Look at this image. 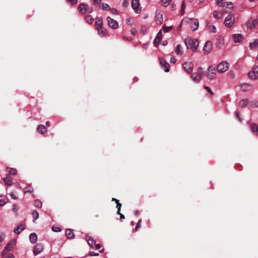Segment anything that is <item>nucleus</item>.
I'll list each match as a JSON object with an SVG mask.
<instances>
[{
	"mask_svg": "<svg viewBox=\"0 0 258 258\" xmlns=\"http://www.w3.org/2000/svg\"><path fill=\"white\" fill-rule=\"evenodd\" d=\"M185 44L187 48H189L194 51H196L199 46V42L197 39H194L190 37H187L184 40Z\"/></svg>",
	"mask_w": 258,
	"mask_h": 258,
	"instance_id": "f257e3e1",
	"label": "nucleus"
},
{
	"mask_svg": "<svg viewBox=\"0 0 258 258\" xmlns=\"http://www.w3.org/2000/svg\"><path fill=\"white\" fill-rule=\"evenodd\" d=\"M203 74V72L202 68L201 67H199L196 73H194L191 74V77L194 82L198 83L200 81Z\"/></svg>",
	"mask_w": 258,
	"mask_h": 258,
	"instance_id": "f03ea898",
	"label": "nucleus"
},
{
	"mask_svg": "<svg viewBox=\"0 0 258 258\" xmlns=\"http://www.w3.org/2000/svg\"><path fill=\"white\" fill-rule=\"evenodd\" d=\"M229 64L226 61H222L219 63L217 67V72L220 73L225 72L228 70Z\"/></svg>",
	"mask_w": 258,
	"mask_h": 258,
	"instance_id": "7ed1b4c3",
	"label": "nucleus"
},
{
	"mask_svg": "<svg viewBox=\"0 0 258 258\" xmlns=\"http://www.w3.org/2000/svg\"><path fill=\"white\" fill-rule=\"evenodd\" d=\"M206 75L208 79L212 80L215 79L216 76L215 68L213 66L208 67Z\"/></svg>",
	"mask_w": 258,
	"mask_h": 258,
	"instance_id": "20e7f679",
	"label": "nucleus"
},
{
	"mask_svg": "<svg viewBox=\"0 0 258 258\" xmlns=\"http://www.w3.org/2000/svg\"><path fill=\"white\" fill-rule=\"evenodd\" d=\"M235 21V17L232 15H229L224 20V24L225 26L231 27L234 24Z\"/></svg>",
	"mask_w": 258,
	"mask_h": 258,
	"instance_id": "39448f33",
	"label": "nucleus"
},
{
	"mask_svg": "<svg viewBox=\"0 0 258 258\" xmlns=\"http://www.w3.org/2000/svg\"><path fill=\"white\" fill-rule=\"evenodd\" d=\"M132 8L136 13H140L141 12V7H140L139 0H132L131 2Z\"/></svg>",
	"mask_w": 258,
	"mask_h": 258,
	"instance_id": "423d86ee",
	"label": "nucleus"
},
{
	"mask_svg": "<svg viewBox=\"0 0 258 258\" xmlns=\"http://www.w3.org/2000/svg\"><path fill=\"white\" fill-rule=\"evenodd\" d=\"M106 20L107 21L108 25L109 27L113 29H115L118 28V24L116 21L111 18L110 17H108L106 18Z\"/></svg>",
	"mask_w": 258,
	"mask_h": 258,
	"instance_id": "0eeeda50",
	"label": "nucleus"
},
{
	"mask_svg": "<svg viewBox=\"0 0 258 258\" xmlns=\"http://www.w3.org/2000/svg\"><path fill=\"white\" fill-rule=\"evenodd\" d=\"M248 77L251 80L258 78V66L254 67L252 71L248 73Z\"/></svg>",
	"mask_w": 258,
	"mask_h": 258,
	"instance_id": "6e6552de",
	"label": "nucleus"
},
{
	"mask_svg": "<svg viewBox=\"0 0 258 258\" xmlns=\"http://www.w3.org/2000/svg\"><path fill=\"white\" fill-rule=\"evenodd\" d=\"M43 249V245L41 243H37L33 247V252L35 255H36L40 253Z\"/></svg>",
	"mask_w": 258,
	"mask_h": 258,
	"instance_id": "1a4fd4ad",
	"label": "nucleus"
},
{
	"mask_svg": "<svg viewBox=\"0 0 258 258\" xmlns=\"http://www.w3.org/2000/svg\"><path fill=\"white\" fill-rule=\"evenodd\" d=\"M16 243L15 240H11L6 246L4 250L3 251V254H6L8 251H10L13 247L14 245Z\"/></svg>",
	"mask_w": 258,
	"mask_h": 258,
	"instance_id": "9d476101",
	"label": "nucleus"
},
{
	"mask_svg": "<svg viewBox=\"0 0 258 258\" xmlns=\"http://www.w3.org/2000/svg\"><path fill=\"white\" fill-rule=\"evenodd\" d=\"M212 49V43L210 41H207L203 48V50L205 53H209Z\"/></svg>",
	"mask_w": 258,
	"mask_h": 258,
	"instance_id": "9b49d317",
	"label": "nucleus"
},
{
	"mask_svg": "<svg viewBox=\"0 0 258 258\" xmlns=\"http://www.w3.org/2000/svg\"><path fill=\"white\" fill-rule=\"evenodd\" d=\"M184 70L188 73H191L193 69V64L190 62H184L183 64Z\"/></svg>",
	"mask_w": 258,
	"mask_h": 258,
	"instance_id": "f8f14e48",
	"label": "nucleus"
},
{
	"mask_svg": "<svg viewBox=\"0 0 258 258\" xmlns=\"http://www.w3.org/2000/svg\"><path fill=\"white\" fill-rule=\"evenodd\" d=\"M162 36V30H161L158 32V33H157V34L154 40V43L155 45L157 46L159 44V43L161 40Z\"/></svg>",
	"mask_w": 258,
	"mask_h": 258,
	"instance_id": "ddd939ff",
	"label": "nucleus"
},
{
	"mask_svg": "<svg viewBox=\"0 0 258 258\" xmlns=\"http://www.w3.org/2000/svg\"><path fill=\"white\" fill-rule=\"evenodd\" d=\"M160 63L161 65L165 68V72H168L169 71V64L163 58L160 59Z\"/></svg>",
	"mask_w": 258,
	"mask_h": 258,
	"instance_id": "4468645a",
	"label": "nucleus"
},
{
	"mask_svg": "<svg viewBox=\"0 0 258 258\" xmlns=\"http://www.w3.org/2000/svg\"><path fill=\"white\" fill-rule=\"evenodd\" d=\"M232 38H233L234 42L235 43L240 42L243 39V36L240 34H233L232 35Z\"/></svg>",
	"mask_w": 258,
	"mask_h": 258,
	"instance_id": "2eb2a0df",
	"label": "nucleus"
},
{
	"mask_svg": "<svg viewBox=\"0 0 258 258\" xmlns=\"http://www.w3.org/2000/svg\"><path fill=\"white\" fill-rule=\"evenodd\" d=\"M224 44L223 38L221 36H218L216 38V45L219 47L221 48L222 47Z\"/></svg>",
	"mask_w": 258,
	"mask_h": 258,
	"instance_id": "dca6fc26",
	"label": "nucleus"
},
{
	"mask_svg": "<svg viewBox=\"0 0 258 258\" xmlns=\"http://www.w3.org/2000/svg\"><path fill=\"white\" fill-rule=\"evenodd\" d=\"M251 132L255 135L258 136V125L255 123H251L250 125Z\"/></svg>",
	"mask_w": 258,
	"mask_h": 258,
	"instance_id": "f3484780",
	"label": "nucleus"
},
{
	"mask_svg": "<svg viewBox=\"0 0 258 258\" xmlns=\"http://www.w3.org/2000/svg\"><path fill=\"white\" fill-rule=\"evenodd\" d=\"M156 22L157 24L161 25L163 22V15L159 13L156 15Z\"/></svg>",
	"mask_w": 258,
	"mask_h": 258,
	"instance_id": "a211bd4d",
	"label": "nucleus"
},
{
	"mask_svg": "<svg viewBox=\"0 0 258 258\" xmlns=\"http://www.w3.org/2000/svg\"><path fill=\"white\" fill-rule=\"evenodd\" d=\"M66 235L69 239H72L75 237L74 231L70 229H68L66 230Z\"/></svg>",
	"mask_w": 258,
	"mask_h": 258,
	"instance_id": "6ab92c4d",
	"label": "nucleus"
},
{
	"mask_svg": "<svg viewBox=\"0 0 258 258\" xmlns=\"http://www.w3.org/2000/svg\"><path fill=\"white\" fill-rule=\"evenodd\" d=\"M25 227H26V225L25 224H20L18 226L17 228H16L14 230V232L16 234H19L21 233V232L22 231H23V230H24L25 229Z\"/></svg>",
	"mask_w": 258,
	"mask_h": 258,
	"instance_id": "aec40b11",
	"label": "nucleus"
},
{
	"mask_svg": "<svg viewBox=\"0 0 258 258\" xmlns=\"http://www.w3.org/2000/svg\"><path fill=\"white\" fill-rule=\"evenodd\" d=\"M192 24L191 26V29H192V30L193 31H195L196 30H197L198 28L199 25V21L198 19H192Z\"/></svg>",
	"mask_w": 258,
	"mask_h": 258,
	"instance_id": "412c9836",
	"label": "nucleus"
},
{
	"mask_svg": "<svg viewBox=\"0 0 258 258\" xmlns=\"http://www.w3.org/2000/svg\"><path fill=\"white\" fill-rule=\"evenodd\" d=\"M86 240H87L88 244L91 246L92 247H93V245L96 243V241L93 238L89 236H87L86 237Z\"/></svg>",
	"mask_w": 258,
	"mask_h": 258,
	"instance_id": "4be33fe9",
	"label": "nucleus"
},
{
	"mask_svg": "<svg viewBox=\"0 0 258 258\" xmlns=\"http://www.w3.org/2000/svg\"><path fill=\"white\" fill-rule=\"evenodd\" d=\"M86 7H88V5L83 3L80 4L78 7L79 11L82 14H85V9H86Z\"/></svg>",
	"mask_w": 258,
	"mask_h": 258,
	"instance_id": "5701e85b",
	"label": "nucleus"
},
{
	"mask_svg": "<svg viewBox=\"0 0 258 258\" xmlns=\"http://www.w3.org/2000/svg\"><path fill=\"white\" fill-rule=\"evenodd\" d=\"M29 240L32 243H35L37 240V236L36 233H32L29 235Z\"/></svg>",
	"mask_w": 258,
	"mask_h": 258,
	"instance_id": "b1692460",
	"label": "nucleus"
},
{
	"mask_svg": "<svg viewBox=\"0 0 258 258\" xmlns=\"http://www.w3.org/2000/svg\"><path fill=\"white\" fill-rule=\"evenodd\" d=\"M255 25H257L258 26V16H257V18L255 20H253L252 21L251 24L250 22H248L247 24V27L249 28L250 29L254 28L255 27Z\"/></svg>",
	"mask_w": 258,
	"mask_h": 258,
	"instance_id": "393cba45",
	"label": "nucleus"
},
{
	"mask_svg": "<svg viewBox=\"0 0 258 258\" xmlns=\"http://www.w3.org/2000/svg\"><path fill=\"white\" fill-rule=\"evenodd\" d=\"M12 178L10 176H7L4 178V181L7 185H11L12 184Z\"/></svg>",
	"mask_w": 258,
	"mask_h": 258,
	"instance_id": "a878e982",
	"label": "nucleus"
},
{
	"mask_svg": "<svg viewBox=\"0 0 258 258\" xmlns=\"http://www.w3.org/2000/svg\"><path fill=\"white\" fill-rule=\"evenodd\" d=\"M37 131L41 134H44L47 132L45 126L43 125H39L37 127Z\"/></svg>",
	"mask_w": 258,
	"mask_h": 258,
	"instance_id": "bb28decb",
	"label": "nucleus"
},
{
	"mask_svg": "<svg viewBox=\"0 0 258 258\" xmlns=\"http://www.w3.org/2000/svg\"><path fill=\"white\" fill-rule=\"evenodd\" d=\"M98 34L101 36H104L107 34V30L102 27L97 28Z\"/></svg>",
	"mask_w": 258,
	"mask_h": 258,
	"instance_id": "cd10ccee",
	"label": "nucleus"
},
{
	"mask_svg": "<svg viewBox=\"0 0 258 258\" xmlns=\"http://www.w3.org/2000/svg\"><path fill=\"white\" fill-rule=\"evenodd\" d=\"M95 24L97 28L102 27V19L100 17L97 18L96 19Z\"/></svg>",
	"mask_w": 258,
	"mask_h": 258,
	"instance_id": "c85d7f7f",
	"label": "nucleus"
},
{
	"mask_svg": "<svg viewBox=\"0 0 258 258\" xmlns=\"http://www.w3.org/2000/svg\"><path fill=\"white\" fill-rule=\"evenodd\" d=\"M222 14H220L218 11H215L213 12V16L214 18H215L216 19H220L222 18Z\"/></svg>",
	"mask_w": 258,
	"mask_h": 258,
	"instance_id": "c756f323",
	"label": "nucleus"
},
{
	"mask_svg": "<svg viewBox=\"0 0 258 258\" xmlns=\"http://www.w3.org/2000/svg\"><path fill=\"white\" fill-rule=\"evenodd\" d=\"M247 103L248 100L247 99H243L239 102V105L241 108H244L247 105Z\"/></svg>",
	"mask_w": 258,
	"mask_h": 258,
	"instance_id": "7c9ffc66",
	"label": "nucleus"
},
{
	"mask_svg": "<svg viewBox=\"0 0 258 258\" xmlns=\"http://www.w3.org/2000/svg\"><path fill=\"white\" fill-rule=\"evenodd\" d=\"M33 221L35 222L39 218L38 212L35 210L32 213Z\"/></svg>",
	"mask_w": 258,
	"mask_h": 258,
	"instance_id": "2f4dec72",
	"label": "nucleus"
},
{
	"mask_svg": "<svg viewBox=\"0 0 258 258\" xmlns=\"http://www.w3.org/2000/svg\"><path fill=\"white\" fill-rule=\"evenodd\" d=\"M173 28V26H166L165 25L163 26L162 29L164 33H167L170 31Z\"/></svg>",
	"mask_w": 258,
	"mask_h": 258,
	"instance_id": "473e14b6",
	"label": "nucleus"
},
{
	"mask_svg": "<svg viewBox=\"0 0 258 258\" xmlns=\"http://www.w3.org/2000/svg\"><path fill=\"white\" fill-rule=\"evenodd\" d=\"M33 191V189L31 186H27L24 188V192L25 194L27 193V192L31 193Z\"/></svg>",
	"mask_w": 258,
	"mask_h": 258,
	"instance_id": "72a5a7b5",
	"label": "nucleus"
},
{
	"mask_svg": "<svg viewBox=\"0 0 258 258\" xmlns=\"http://www.w3.org/2000/svg\"><path fill=\"white\" fill-rule=\"evenodd\" d=\"M181 46L180 45L178 44L176 46L175 48V52L177 54L181 55L182 54V51L181 50Z\"/></svg>",
	"mask_w": 258,
	"mask_h": 258,
	"instance_id": "f704fd0d",
	"label": "nucleus"
},
{
	"mask_svg": "<svg viewBox=\"0 0 258 258\" xmlns=\"http://www.w3.org/2000/svg\"><path fill=\"white\" fill-rule=\"evenodd\" d=\"M34 205L36 207L40 208L42 207V204L39 200H37L34 201Z\"/></svg>",
	"mask_w": 258,
	"mask_h": 258,
	"instance_id": "c9c22d12",
	"label": "nucleus"
},
{
	"mask_svg": "<svg viewBox=\"0 0 258 258\" xmlns=\"http://www.w3.org/2000/svg\"><path fill=\"white\" fill-rule=\"evenodd\" d=\"M227 8L228 11H226L227 13H229L233 8V4L231 3H227Z\"/></svg>",
	"mask_w": 258,
	"mask_h": 258,
	"instance_id": "e433bc0d",
	"label": "nucleus"
},
{
	"mask_svg": "<svg viewBox=\"0 0 258 258\" xmlns=\"http://www.w3.org/2000/svg\"><path fill=\"white\" fill-rule=\"evenodd\" d=\"M86 21L89 24H92L93 22V19L90 15H87L85 17Z\"/></svg>",
	"mask_w": 258,
	"mask_h": 258,
	"instance_id": "4c0bfd02",
	"label": "nucleus"
},
{
	"mask_svg": "<svg viewBox=\"0 0 258 258\" xmlns=\"http://www.w3.org/2000/svg\"><path fill=\"white\" fill-rule=\"evenodd\" d=\"M258 45V41L257 40H255L254 42L250 43L249 44V47L250 49H253V48L257 46Z\"/></svg>",
	"mask_w": 258,
	"mask_h": 258,
	"instance_id": "58836bf2",
	"label": "nucleus"
},
{
	"mask_svg": "<svg viewBox=\"0 0 258 258\" xmlns=\"http://www.w3.org/2000/svg\"><path fill=\"white\" fill-rule=\"evenodd\" d=\"M171 0H161V3L164 7H167L169 4Z\"/></svg>",
	"mask_w": 258,
	"mask_h": 258,
	"instance_id": "ea45409f",
	"label": "nucleus"
},
{
	"mask_svg": "<svg viewBox=\"0 0 258 258\" xmlns=\"http://www.w3.org/2000/svg\"><path fill=\"white\" fill-rule=\"evenodd\" d=\"M249 105L252 107H258V101H253L250 102Z\"/></svg>",
	"mask_w": 258,
	"mask_h": 258,
	"instance_id": "a19ab883",
	"label": "nucleus"
},
{
	"mask_svg": "<svg viewBox=\"0 0 258 258\" xmlns=\"http://www.w3.org/2000/svg\"><path fill=\"white\" fill-rule=\"evenodd\" d=\"M122 205L119 202L116 203V208L117 209V214H120V211Z\"/></svg>",
	"mask_w": 258,
	"mask_h": 258,
	"instance_id": "79ce46f5",
	"label": "nucleus"
},
{
	"mask_svg": "<svg viewBox=\"0 0 258 258\" xmlns=\"http://www.w3.org/2000/svg\"><path fill=\"white\" fill-rule=\"evenodd\" d=\"M102 7V9L103 10H108L110 9V7L107 4L103 3Z\"/></svg>",
	"mask_w": 258,
	"mask_h": 258,
	"instance_id": "37998d69",
	"label": "nucleus"
},
{
	"mask_svg": "<svg viewBox=\"0 0 258 258\" xmlns=\"http://www.w3.org/2000/svg\"><path fill=\"white\" fill-rule=\"evenodd\" d=\"M9 173L12 175H15L17 173V170L14 168H9Z\"/></svg>",
	"mask_w": 258,
	"mask_h": 258,
	"instance_id": "c03bdc74",
	"label": "nucleus"
},
{
	"mask_svg": "<svg viewBox=\"0 0 258 258\" xmlns=\"http://www.w3.org/2000/svg\"><path fill=\"white\" fill-rule=\"evenodd\" d=\"M210 31L212 33H215L216 32V28L215 26L211 25L209 27Z\"/></svg>",
	"mask_w": 258,
	"mask_h": 258,
	"instance_id": "a18cd8bd",
	"label": "nucleus"
},
{
	"mask_svg": "<svg viewBox=\"0 0 258 258\" xmlns=\"http://www.w3.org/2000/svg\"><path fill=\"white\" fill-rule=\"evenodd\" d=\"M185 8V5L184 2H182V5H181V14L182 15L184 14Z\"/></svg>",
	"mask_w": 258,
	"mask_h": 258,
	"instance_id": "49530a36",
	"label": "nucleus"
},
{
	"mask_svg": "<svg viewBox=\"0 0 258 258\" xmlns=\"http://www.w3.org/2000/svg\"><path fill=\"white\" fill-rule=\"evenodd\" d=\"M52 230L54 232H60L61 230V229L59 227H55L54 226H53L52 227Z\"/></svg>",
	"mask_w": 258,
	"mask_h": 258,
	"instance_id": "de8ad7c7",
	"label": "nucleus"
},
{
	"mask_svg": "<svg viewBox=\"0 0 258 258\" xmlns=\"http://www.w3.org/2000/svg\"><path fill=\"white\" fill-rule=\"evenodd\" d=\"M5 238V235L4 233L0 234V246L2 245V242Z\"/></svg>",
	"mask_w": 258,
	"mask_h": 258,
	"instance_id": "09e8293b",
	"label": "nucleus"
},
{
	"mask_svg": "<svg viewBox=\"0 0 258 258\" xmlns=\"http://www.w3.org/2000/svg\"><path fill=\"white\" fill-rule=\"evenodd\" d=\"M141 219H140L138 221V222L137 223V225H136V226L135 227V230L136 231H137L138 229L141 226V225H140V223H141Z\"/></svg>",
	"mask_w": 258,
	"mask_h": 258,
	"instance_id": "8fccbe9b",
	"label": "nucleus"
},
{
	"mask_svg": "<svg viewBox=\"0 0 258 258\" xmlns=\"http://www.w3.org/2000/svg\"><path fill=\"white\" fill-rule=\"evenodd\" d=\"M85 13L86 12H88L89 13H91L93 12V9L91 8H89L88 6L86 7V9H85Z\"/></svg>",
	"mask_w": 258,
	"mask_h": 258,
	"instance_id": "3c124183",
	"label": "nucleus"
},
{
	"mask_svg": "<svg viewBox=\"0 0 258 258\" xmlns=\"http://www.w3.org/2000/svg\"><path fill=\"white\" fill-rule=\"evenodd\" d=\"M89 255L90 256H98L99 255V253H96L94 251H91L89 253Z\"/></svg>",
	"mask_w": 258,
	"mask_h": 258,
	"instance_id": "603ef678",
	"label": "nucleus"
},
{
	"mask_svg": "<svg viewBox=\"0 0 258 258\" xmlns=\"http://www.w3.org/2000/svg\"><path fill=\"white\" fill-rule=\"evenodd\" d=\"M204 88L206 89L211 94L213 95V92L209 87L204 86Z\"/></svg>",
	"mask_w": 258,
	"mask_h": 258,
	"instance_id": "864d4df0",
	"label": "nucleus"
},
{
	"mask_svg": "<svg viewBox=\"0 0 258 258\" xmlns=\"http://www.w3.org/2000/svg\"><path fill=\"white\" fill-rule=\"evenodd\" d=\"M129 3L127 0H124L122 3V6L123 7H127Z\"/></svg>",
	"mask_w": 258,
	"mask_h": 258,
	"instance_id": "5fc2aeb1",
	"label": "nucleus"
},
{
	"mask_svg": "<svg viewBox=\"0 0 258 258\" xmlns=\"http://www.w3.org/2000/svg\"><path fill=\"white\" fill-rule=\"evenodd\" d=\"M131 33L133 35H135L137 33V31H136V29H135V28L132 29L131 30Z\"/></svg>",
	"mask_w": 258,
	"mask_h": 258,
	"instance_id": "6e6d98bb",
	"label": "nucleus"
},
{
	"mask_svg": "<svg viewBox=\"0 0 258 258\" xmlns=\"http://www.w3.org/2000/svg\"><path fill=\"white\" fill-rule=\"evenodd\" d=\"M141 31L142 32V33L144 34H145L146 32V28L145 26H142V27H141Z\"/></svg>",
	"mask_w": 258,
	"mask_h": 258,
	"instance_id": "4d7b16f0",
	"label": "nucleus"
},
{
	"mask_svg": "<svg viewBox=\"0 0 258 258\" xmlns=\"http://www.w3.org/2000/svg\"><path fill=\"white\" fill-rule=\"evenodd\" d=\"M93 3H94V5H98V4H100L101 3V0H94L93 1Z\"/></svg>",
	"mask_w": 258,
	"mask_h": 258,
	"instance_id": "13d9d810",
	"label": "nucleus"
},
{
	"mask_svg": "<svg viewBox=\"0 0 258 258\" xmlns=\"http://www.w3.org/2000/svg\"><path fill=\"white\" fill-rule=\"evenodd\" d=\"M10 196L13 199L16 200L18 199V197L13 193L10 194Z\"/></svg>",
	"mask_w": 258,
	"mask_h": 258,
	"instance_id": "bf43d9fd",
	"label": "nucleus"
},
{
	"mask_svg": "<svg viewBox=\"0 0 258 258\" xmlns=\"http://www.w3.org/2000/svg\"><path fill=\"white\" fill-rule=\"evenodd\" d=\"M95 248L97 249H99L101 247V245L100 244H95Z\"/></svg>",
	"mask_w": 258,
	"mask_h": 258,
	"instance_id": "052dcab7",
	"label": "nucleus"
},
{
	"mask_svg": "<svg viewBox=\"0 0 258 258\" xmlns=\"http://www.w3.org/2000/svg\"><path fill=\"white\" fill-rule=\"evenodd\" d=\"M247 87H249V86H247V84H244V85H243L241 87L243 89V91H245L246 89H247Z\"/></svg>",
	"mask_w": 258,
	"mask_h": 258,
	"instance_id": "680f3d73",
	"label": "nucleus"
},
{
	"mask_svg": "<svg viewBox=\"0 0 258 258\" xmlns=\"http://www.w3.org/2000/svg\"><path fill=\"white\" fill-rule=\"evenodd\" d=\"M69 2L73 5H75L78 3V0H69Z\"/></svg>",
	"mask_w": 258,
	"mask_h": 258,
	"instance_id": "e2e57ef3",
	"label": "nucleus"
},
{
	"mask_svg": "<svg viewBox=\"0 0 258 258\" xmlns=\"http://www.w3.org/2000/svg\"><path fill=\"white\" fill-rule=\"evenodd\" d=\"M239 115H240V113L239 112H236V113H235V115H236V117L237 118H238L239 120L240 121H241V119L240 118V116H239Z\"/></svg>",
	"mask_w": 258,
	"mask_h": 258,
	"instance_id": "0e129e2a",
	"label": "nucleus"
},
{
	"mask_svg": "<svg viewBox=\"0 0 258 258\" xmlns=\"http://www.w3.org/2000/svg\"><path fill=\"white\" fill-rule=\"evenodd\" d=\"M176 60L174 57H171L170 59V62L172 63H175L176 62Z\"/></svg>",
	"mask_w": 258,
	"mask_h": 258,
	"instance_id": "69168bd1",
	"label": "nucleus"
},
{
	"mask_svg": "<svg viewBox=\"0 0 258 258\" xmlns=\"http://www.w3.org/2000/svg\"><path fill=\"white\" fill-rule=\"evenodd\" d=\"M5 204H6V202L4 200H0V206H3Z\"/></svg>",
	"mask_w": 258,
	"mask_h": 258,
	"instance_id": "338daca9",
	"label": "nucleus"
},
{
	"mask_svg": "<svg viewBox=\"0 0 258 258\" xmlns=\"http://www.w3.org/2000/svg\"><path fill=\"white\" fill-rule=\"evenodd\" d=\"M111 12L113 14H117V10L115 9H112L111 10Z\"/></svg>",
	"mask_w": 258,
	"mask_h": 258,
	"instance_id": "774afa93",
	"label": "nucleus"
}]
</instances>
